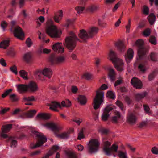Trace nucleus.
I'll list each match as a JSON object with an SVG mask.
<instances>
[{"instance_id":"nucleus-1","label":"nucleus","mask_w":158,"mask_h":158,"mask_svg":"<svg viewBox=\"0 0 158 158\" xmlns=\"http://www.w3.org/2000/svg\"><path fill=\"white\" fill-rule=\"evenodd\" d=\"M69 35L66 37L64 44L69 52H72L75 49L77 45V41L85 43L90 39L87 31L83 29L81 30L78 34V36L80 40L73 31L69 32Z\"/></svg>"},{"instance_id":"nucleus-2","label":"nucleus","mask_w":158,"mask_h":158,"mask_svg":"<svg viewBox=\"0 0 158 158\" xmlns=\"http://www.w3.org/2000/svg\"><path fill=\"white\" fill-rule=\"evenodd\" d=\"M31 132L35 135L36 137L38 138V140L37 142L33 146H30L31 148L34 149L39 147L46 142L47 138L43 133L35 130H32L31 131Z\"/></svg>"},{"instance_id":"nucleus-3","label":"nucleus","mask_w":158,"mask_h":158,"mask_svg":"<svg viewBox=\"0 0 158 158\" xmlns=\"http://www.w3.org/2000/svg\"><path fill=\"white\" fill-rule=\"evenodd\" d=\"M135 45L138 48V55L139 59H142L148 51V49L144 47V42L142 40H138L136 41Z\"/></svg>"},{"instance_id":"nucleus-4","label":"nucleus","mask_w":158,"mask_h":158,"mask_svg":"<svg viewBox=\"0 0 158 158\" xmlns=\"http://www.w3.org/2000/svg\"><path fill=\"white\" fill-rule=\"evenodd\" d=\"M104 96L103 92L98 90L96 91V95L93 100L94 109L97 110L100 107L101 105L103 102Z\"/></svg>"},{"instance_id":"nucleus-5","label":"nucleus","mask_w":158,"mask_h":158,"mask_svg":"<svg viewBox=\"0 0 158 158\" xmlns=\"http://www.w3.org/2000/svg\"><path fill=\"white\" fill-rule=\"evenodd\" d=\"M100 143L97 139H92L89 142L88 145V152L92 154L96 152L98 150Z\"/></svg>"},{"instance_id":"nucleus-6","label":"nucleus","mask_w":158,"mask_h":158,"mask_svg":"<svg viewBox=\"0 0 158 158\" xmlns=\"http://www.w3.org/2000/svg\"><path fill=\"white\" fill-rule=\"evenodd\" d=\"M65 56H56L55 54H52L49 58V61L51 64H57L65 62L66 61Z\"/></svg>"},{"instance_id":"nucleus-7","label":"nucleus","mask_w":158,"mask_h":158,"mask_svg":"<svg viewBox=\"0 0 158 158\" xmlns=\"http://www.w3.org/2000/svg\"><path fill=\"white\" fill-rule=\"evenodd\" d=\"M46 33L51 38H59L60 36L58 34V31L56 26L52 25L46 28Z\"/></svg>"},{"instance_id":"nucleus-8","label":"nucleus","mask_w":158,"mask_h":158,"mask_svg":"<svg viewBox=\"0 0 158 158\" xmlns=\"http://www.w3.org/2000/svg\"><path fill=\"white\" fill-rule=\"evenodd\" d=\"M13 34L18 39L23 40L24 38V34L22 28L18 26L15 28L13 31Z\"/></svg>"},{"instance_id":"nucleus-9","label":"nucleus","mask_w":158,"mask_h":158,"mask_svg":"<svg viewBox=\"0 0 158 158\" xmlns=\"http://www.w3.org/2000/svg\"><path fill=\"white\" fill-rule=\"evenodd\" d=\"M131 82L133 87L137 89H141L142 87V82L137 77H133L131 80Z\"/></svg>"},{"instance_id":"nucleus-10","label":"nucleus","mask_w":158,"mask_h":158,"mask_svg":"<svg viewBox=\"0 0 158 158\" xmlns=\"http://www.w3.org/2000/svg\"><path fill=\"white\" fill-rule=\"evenodd\" d=\"M52 49L55 52L59 53H62L64 51V48L63 47L62 43H55L53 45Z\"/></svg>"},{"instance_id":"nucleus-11","label":"nucleus","mask_w":158,"mask_h":158,"mask_svg":"<svg viewBox=\"0 0 158 158\" xmlns=\"http://www.w3.org/2000/svg\"><path fill=\"white\" fill-rule=\"evenodd\" d=\"M109 57L110 60L112 61V63H120L123 64V60H122L117 57V54L113 51H110L109 54Z\"/></svg>"},{"instance_id":"nucleus-12","label":"nucleus","mask_w":158,"mask_h":158,"mask_svg":"<svg viewBox=\"0 0 158 158\" xmlns=\"http://www.w3.org/2000/svg\"><path fill=\"white\" fill-rule=\"evenodd\" d=\"M99 29L97 27H93L89 29L87 32L90 38H92L96 35L98 33Z\"/></svg>"},{"instance_id":"nucleus-13","label":"nucleus","mask_w":158,"mask_h":158,"mask_svg":"<svg viewBox=\"0 0 158 158\" xmlns=\"http://www.w3.org/2000/svg\"><path fill=\"white\" fill-rule=\"evenodd\" d=\"M63 12L62 10H60L58 12L55 13L53 19L55 22L59 23L63 16Z\"/></svg>"},{"instance_id":"nucleus-14","label":"nucleus","mask_w":158,"mask_h":158,"mask_svg":"<svg viewBox=\"0 0 158 158\" xmlns=\"http://www.w3.org/2000/svg\"><path fill=\"white\" fill-rule=\"evenodd\" d=\"M17 90L20 94L25 93L28 91L27 85L20 84L16 85Z\"/></svg>"},{"instance_id":"nucleus-15","label":"nucleus","mask_w":158,"mask_h":158,"mask_svg":"<svg viewBox=\"0 0 158 158\" xmlns=\"http://www.w3.org/2000/svg\"><path fill=\"white\" fill-rule=\"evenodd\" d=\"M134 52L133 50L129 48L127 52V54L125 55V57L127 63H129L131 60L133 58Z\"/></svg>"},{"instance_id":"nucleus-16","label":"nucleus","mask_w":158,"mask_h":158,"mask_svg":"<svg viewBox=\"0 0 158 158\" xmlns=\"http://www.w3.org/2000/svg\"><path fill=\"white\" fill-rule=\"evenodd\" d=\"M28 90L32 92L36 91L38 90V87L36 83L33 81H31L27 84Z\"/></svg>"},{"instance_id":"nucleus-17","label":"nucleus","mask_w":158,"mask_h":158,"mask_svg":"<svg viewBox=\"0 0 158 158\" xmlns=\"http://www.w3.org/2000/svg\"><path fill=\"white\" fill-rule=\"evenodd\" d=\"M108 78L112 81H114L116 78V73L113 68H109L108 69Z\"/></svg>"},{"instance_id":"nucleus-18","label":"nucleus","mask_w":158,"mask_h":158,"mask_svg":"<svg viewBox=\"0 0 158 158\" xmlns=\"http://www.w3.org/2000/svg\"><path fill=\"white\" fill-rule=\"evenodd\" d=\"M78 102L81 105H85L87 102L86 96L84 95H79L77 98Z\"/></svg>"},{"instance_id":"nucleus-19","label":"nucleus","mask_w":158,"mask_h":158,"mask_svg":"<svg viewBox=\"0 0 158 158\" xmlns=\"http://www.w3.org/2000/svg\"><path fill=\"white\" fill-rule=\"evenodd\" d=\"M111 144V143L108 141H105L104 142L103 150L106 155L110 154V148L109 147Z\"/></svg>"},{"instance_id":"nucleus-20","label":"nucleus","mask_w":158,"mask_h":158,"mask_svg":"<svg viewBox=\"0 0 158 158\" xmlns=\"http://www.w3.org/2000/svg\"><path fill=\"white\" fill-rule=\"evenodd\" d=\"M136 120L137 118L136 116L132 113L129 114L127 117V122L130 124L135 123Z\"/></svg>"},{"instance_id":"nucleus-21","label":"nucleus","mask_w":158,"mask_h":158,"mask_svg":"<svg viewBox=\"0 0 158 158\" xmlns=\"http://www.w3.org/2000/svg\"><path fill=\"white\" fill-rule=\"evenodd\" d=\"M50 114L48 113H40L36 116V118L43 120H48L50 118Z\"/></svg>"},{"instance_id":"nucleus-22","label":"nucleus","mask_w":158,"mask_h":158,"mask_svg":"<svg viewBox=\"0 0 158 158\" xmlns=\"http://www.w3.org/2000/svg\"><path fill=\"white\" fill-rule=\"evenodd\" d=\"M148 95V93L146 91L143 92L142 93H139L135 94V100L139 101L143 98Z\"/></svg>"},{"instance_id":"nucleus-23","label":"nucleus","mask_w":158,"mask_h":158,"mask_svg":"<svg viewBox=\"0 0 158 158\" xmlns=\"http://www.w3.org/2000/svg\"><path fill=\"white\" fill-rule=\"evenodd\" d=\"M115 45L120 52H123L124 51L125 46L123 41H119L117 42L116 43Z\"/></svg>"},{"instance_id":"nucleus-24","label":"nucleus","mask_w":158,"mask_h":158,"mask_svg":"<svg viewBox=\"0 0 158 158\" xmlns=\"http://www.w3.org/2000/svg\"><path fill=\"white\" fill-rule=\"evenodd\" d=\"M114 114L115 116L112 117L111 121L114 123H117L118 120L121 117V113L119 112L116 111L114 112Z\"/></svg>"},{"instance_id":"nucleus-25","label":"nucleus","mask_w":158,"mask_h":158,"mask_svg":"<svg viewBox=\"0 0 158 158\" xmlns=\"http://www.w3.org/2000/svg\"><path fill=\"white\" fill-rule=\"evenodd\" d=\"M42 74L48 78H50L52 74V72L50 68H46L43 70Z\"/></svg>"},{"instance_id":"nucleus-26","label":"nucleus","mask_w":158,"mask_h":158,"mask_svg":"<svg viewBox=\"0 0 158 158\" xmlns=\"http://www.w3.org/2000/svg\"><path fill=\"white\" fill-rule=\"evenodd\" d=\"M12 124H9L4 125L2 126L1 128L2 131L3 133H8L10 131L12 128Z\"/></svg>"},{"instance_id":"nucleus-27","label":"nucleus","mask_w":158,"mask_h":158,"mask_svg":"<svg viewBox=\"0 0 158 158\" xmlns=\"http://www.w3.org/2000/svg\"><path fill=\"white\" fill-rule=\"evenodd\" d=\"M99 9V6L98 5H92L89 6L86 9V10L91 13L97 11Z\"/></svg>"},{"instance_id":"nucleus-28","label":"nucleus","mask_w":158,"mask_h":158,"mask_svg":"<svg viewBox=\"0 0 158 158\" xmlns=\"http://www.w3.org/2000/svg\"><path fill=\"white\" fill-rule=\"evenodd\" d=\"M156 17L153 13H150L147 17V19L150 23L152 25H153L156 20Z\"/></svg>"},{"instance_id":"nucleus-29","label":"nucleus","mask_w":158,"mask_h":158,"mask_svg":"<svg viewBox=\"0 0 158 158\" xmlns=\"http://www.w3.org/2000/svg\"><path fill=\"white\" fill-rule=\"evenodd\" d=\"M65 153L68 158H78L76 152L73 151H65Z\"/></svg>"},{"instance_id":"nucleus-30","label":"nucleus","mask_w":158,"mask_h":158,"mask_svg":"<svg viewBox=\"0 0 158 158\" xmlns=\"http://www.w3.org/2000/svg\"><path fill=\"white\" fill-rule=\"evenodd\" d=\"M46 126L50 128L53 131L58 132L60 130V129L54 123H48L46 124Z\"/></svg>"},{"instance_id":"nucleus-31","label":"nucleus","mask_w":158,"mask_h":158,"mask_svg":"<svg viewBox=\"0 0 158 158\" xmlns=\"http://www.w3.org/2000/svg\"><path fill=\"white\" fill-rule=\"evenodd\" d=\"M37 111L35 110H32L28 111L25 114L27 118H32L36 114Z\"/></svg>"},{"instance_id":"nucleus-32","label":"nucleus","mask_w":158,"mask_h":158,"mask_svg":"<svg viewBox=\"0 0 158 158\" xmlns=\"http://www.w3.org/2000/svg\"><path fill=\"white\" fill-rule=\"evenodd\" d=\"M114 67L116 68V69L119 71H122L123 70V66L124 64L123 61V64L121 63H113Z\"/></svg>"},{"instance_id":"nucleus-33","label":"nucleus","mask_w":158,"mask_h":158,"mask_svg":"<svg viewBox=\"0 0 158 158\" xmlns=\"http://www.w3.org/2000/svg\"><path fill=\"white\" fill-rule=\"evenodd\" d=\"M49 108L50 109H52L54 108H57L59 107L61 108V106L60 103L56 102V101H52L51 102V104Z\"/></svg>"},{"instance_id":"nucleus-34","label":"nucleus","mask_w":158,"mask_h":158,"mask_svg":"<svg viewBox=\"0 0 158 158\" xmlns=\"http://www.w3.org/2000/svg\"><path fill=\"white\" fill-rule=\"evenodd\" d=\"M10 41L6 40L3 41L0 43V48L4 49H6L7 47L9 46Z\"/></svg>"},{"instance_id":"nucleus-35","label":"nucleus","mask_w":158,"mask_h":158,"mask_svg":"<svg viewBox=\"0 0 158 158\" xmlns=\"http://www.w3.org/2000/svg\"><path fill=\"white\" fill-rule=\"evenodd\" d=\"M31 52H28L24 54L23 58L27 63H28L31 61Z\"/></svg>"},{"instance_id":"nucleus-36","label":"nucleus","mask_w":158,"mask_h":158,"mask_svg":"<svg viewBox=\"0 0 158 158\" xmlns=\"http://www.w3.org/2000/svg\"><path fill=\"white\" fill-rule=\"evenodd\" d=\"M9 98L12 102H16L19 100V98L15 94L9 95Z\"/></svg>"},{"instance_id":"nucleus-37","label":"nucleus","mask_w":158,"mask_h":158,"mask_svg":"<svg viewBox=\"0 0 158 158\" xmlns=\"http://www.w3.org/2000/svg\"><path fill=\"white\" fill-rule=\"evenodd\" d=\"M20 76L25 80H27L28 78L27 77L28 73L23 70H21L19 72Z\"/></svg>"},{"instance_id":"nucleus-38","label":"nucleus","mask_w":158,"mask_h":158,"mask_svg":"<svg viewBox=\"0 0 158 158\" xmlns=\"http://www.w3.org/2000/svg\"><path fill=\"white\" fill-rule=\"evenodd\" d=\"M118 146L117 145L114 143L112 145L110 148V153L109 155H106L107 156H110L111 155V151L115 152H118Z\"/></svg>"},{"instance_id":"nucleus-39","label":"nucleus","mask_w":158,"mask_h":158,"mask_svg":"<svg viewBox=\"0 0 158 158\" xmlns=\"http://www.w3.org/2000/svg\"><path fill=\"white\" fill-rule=\"evenodd\" d=\"M69 133L64 132L60 134L56 135L57 137L61 139H67L69 137Z\"/></svg>"},{"instance_id":"nucleus-40","label":"nucleus","mask_w":158,"mask_h":158,"mask_svg":"<svg viewBox=\"0 0 158 158\" xmlns=\"http://www.w3.org/2000/svg\"><path fill=\"white\" fill-rule=\"evenodd\" d=\"M149 56L151 60L153 61H156L157 60V54L156 53L151 52Z\"/></svg>"},{"instance_id":"nucleus-41","label":"nucleus","mask_w":158,"mask_h":158,"mask_svg":"<svg viewBox=\"0 0 158 158\" xmlns=\"http://www.w3.org/2000/svg\"><path fill=\"white\" fill-rule=\"evenodd\" d=\"M111 105L107 106L103 110V112L104 113L109 114L110 112L113 109V107L111 106Z\"/></svg>"},{"instance_id":"nucleus-42","label":"nucleus","mask_w":158,"mask_h":158,"mask_svg":"<svg viewBox=\"0 0 158 158\" xmlns=\"http://www.w3.org/2000/svg\"><path fill=\"white\" fill-rule=\"evenodd\" d=\"M124 101L128 105H130L132 102V99L129 96L126 95L124 97Z\"/></svg>"},{"instance_id":"nucleus-43","label":"nucleus","mask_w":158,"mask_h":158,"mask_svg":"<svg viewBox=\"0 0 158 158\" xmlns=\"http://www.w3.org/2000/svg\"><path fill=\"white\" fill-rule=\"evenodd\" d=\"M142 11L143 14L148 15L149 13V8L147 6L144 5L143 6Z\"/></svg>"},{"instance_id":"nucleus-44","label":"nucleus","mask_w":158,"mask_h":158,"mask_svg":"<svg viewBox=\"0 0 158 158\" xmlns=\"http://www.w3.org/2000/svg\"><path fill=\"white\" fill-rule=\"evenodd\" d=\"M107 97H109L110 98L114 99L115 98V95L113 92L111 91H108L106 94Z\"/></svg>"},{"instance_id":"nucleus-45","label":"nucleus","mask_w":158,"mask_h":158,"mask_svg":"<svg viewBox=\"0 0 158 158\" xmlns=\"http://www.w3.org/2000/svg\"><path fill=\"white\" fill-rule=\"evenodd\" d=\"M149 42L153 45H156V40L155 37L152 35H151L149 39Z\"/></svg>"},{"instance_id":"nucleus-46","label":"nucleus","mask_w":158,"mask_h":158,"mask_svg":"<svg viewBox=\"0 0 158 158\" xmlns=\"http://www.w3.org/2000/svg\"><path fill=\"white\" fill-rule=\"evenodd\" d=\"M118 156L120 158H127L126 152H123L122 151H118Z\"/></svg>"},{"instance_id":"nucleus-47","label":"nucleus","mask_w":158,"mask_h":158,"mask_svg":"<svg viewBox=\"0 0 158 158\" xmlns=\"http://www.w3.org/2000/svg\"><path fill=\"white\" fill-rule=\"evenodd\" d=\"M110 116V114H109L104 113V112H103V113L101 116L102 120L104 121L107 120Z\"/></svg>"},{"instance_id":"nucleus-48","label":"nucleus","mask_w":158,"mask_h":158,"mask_svg":"<svg viewBox=\"0 0 158 158\" xmlns=\"http://www.w3.org/2000/svg\"><path fill=\"white\" fill-rule=\"evenodd\" d=\"M10 108H3L2 107H0V114L3 115L10 110Z\"/></svg>"},{"instance_id":"nucleus-49","label":"nucleus","mask_w":158,"mask_h":158,"mask_svg":"<svg viewBox=\"0 0 158 158\" xmlns=\"http://www.w3.org/2000/svg\"><path fill=\"white\" fill-rule=\"evenodd\" d=\"M75 9L77 13L80 14L82 13L83 11L85 9V7H84L77 6L76 7Z\"/></svg>"},{"instance_id":"nucleus-50","label":"nucleus","mask_w":158,"mask_h":158,"mask_svg":"<svg viewBox=\"0 0 158 158\" xmlns=\"http://www.w3.org/2000/svg\"><path fill=\"white\" fill-rule=\"evenodd\" d=\"M151 33V30L149 28L145 29L143 32V34L145 37L148 36Z\"/></svg>"},{"instance_id":"nucleus-51","label":"nucleus","mask_w":158,"mask_h":158,"mask_svg":"<svg viewBox=\"0 0 158 158\" xmlns=\"http://www.w3.org/2000/svg\"><path fill=\"white\" fill-rule=\"evenodd\" d=\"M12 89H11L7 90L2 94V98H5L8 95L12 92Z\"/></svg>"},{"instance_id":"nucleus-52","label":"nucleus","mask_w":158,"mask_h":158,"mask_svg":"<svg viewBox=\"0 0 158 158\" xmlns=\"http://www.w3.org/2000/svg\"><path fill=\"white\" fill-rule=\"evenodd\" d=\"M42 73L39 71H37L35 73V75L36 78L38 79H41V76L42 75Z\"/></svg>"},{"instance_id":"nucleus-53","label":"nucleus","mask_w":158,"mask_h":158,"mask_svg":"<svg viewBox=\"0 0 158 158\" xmlns=\"http://www.w3.org/2000/svg\"><path fill=\"white\" fill-rule=\"evenodd\" d=\"M26 44L28 47H31L33 44V42L31 39L29 37L27 38L26 41Z\"/></svg>"},{"instance_id":"nucleus-54","label":"nucleus","mask_w":158,"mask_h":158,"mask_svg":"<svg viewBox=\"0 0 158 158\" xmlns=\"http://www.w3.org/2000/svg\"><path fill=\"white\" fill-rule=\"evenodd\" d=\"M156 75V72L155 71H153L148 76V78L149 81H151L153 80Z\"/></svg>"},{"instance_id":"nucleus-55","label":"nucleus","mask_w":158,"mask_h":158,"mask_svg":"<svg viewBox=\"0 0 158 158\" xmlns=\"http://www.w3.org/2000/svg\"><path fill=\"white\" fill-rule=\"evenodd\" d=\"M116 104L120 108L122 111L123 110V105L121 102L117 100L116 102Z\"/></svg>"},{"instance_id":"nucleus-56","label":"nucleus","mask_w":158,"mask_h":158,"mask_svg":"<svg viewBox=\"0 0 158 158\" xmlns=\"http://www.w3.org/2000/svg\"><path fill=\"white\" fill-rule=\"evenodd\" d=\"M23 99L25 101H32L35 100L34 97L33 96H31L28 97H24L23 98Z\"/></svg>"},{"instance_id":"nucleus-57","label":"nucleus","mask_w":158,"mask_h":158,"mask_svg":"<svg viewBox=\"0 0 158 158\" xmlns=\"http://www.w3.org/2000/svg\"><path fill=\"white\" fill-rule=\"evenodd\" d=\"M138 69L140 71L144 73L146 70L145 66L142 64H140L138 66Z\"/></svg>"},{"instance_id":"nucleus-58","label":"nucleus","mask_w":158,"mask_h":158,"mask_svg":"<svg viewBox=\"0 0 158 158\" xmlns=\"http://www.w3.org/2000/svg\"><path fill=\"white\" fill-rule=\"evenodd\" d=\"M7 25L8 23L5 21H2L1 23V26L4 31H5V28L7 27Z\"/></svg>"},{"instance_id":"nucleus-59","label":"nucleus","mask_w":158,"mask_h":158,"mask_svg":"<svg viewBox=\"0 0 158 158\" xmlns=\"http://www.w3.org/2000/svg\"><path fill=\"white\" fill-rule=\"evenodd\" d=\"M84 137L85 136L83 134V130L82 129L78 134V136L77 139L79 140H81V139L84 138Z\"/></svg>"},{"instance_id":"nucleus-60","label":"nucleus","mask_w":158,"mask_h":158,"mask_svg":"<svg viewBox=\"0 0 158 158\" xmlns=\"http://www.w3.org/2000/svg\"><path fill=\"white\" fill-rule=\"evenodd\" d=\"M10 69L11 71L14 73L16 75L18 73L17 67L15 65H14L13 66L10 67Z\"/></svg>"},{"instance_id":"nucleus-61","label":"nucleus","mask_w":158,"mask_h":158,"mask_svg":"<svg viewBox=\"0 0 158 158\" xmlns=\"http://www.w3.org/2000/svg\"><path fill=\"white\" fill-rule=\"evenodd\" d=\"M98 25L102 27H105L107 25V23H106L101 21L99 19H98Z\"/></svg>"},{"instance_id":"nucleus-62","label":"nucleus","mask_w":158,"mask_h":158,"mask_svg":"<svg viewBox=\"0 0 158 158\" xmlns=\"http://www.w3.org/2000/svg\"><path fill=\"white\" fill-rule=\"evenodd\" d=\"M143 107L145 112L148 114H150L151 113L150 111V109L149 106L146 105H143Z\"/></svg>"},{"instance_id":"nucleus-63","label":"nucleus","mask_w":158,"mask_h":158,"mask_svg":"<svg viewBox=\"0 0 158 158\" xmlns=\"http://www.w3.org/2000/svg\"><path fill=\"white\" fill-rule=\"evenodd\" d=\"M152 153L155 154H158V148L156 147H153L151 149Z\"/></svg>"},{"instance_id":"nucleus-64","label":"nucleus","mask_w":158,"mask_h":158,"mask_svg":"<svg viewBox=\"0 0 158 158\" xmlns=\"http://www.w3.org/2000/svg\"><path fill=\"white\" fill-rule=\"evenodd\" d=\"M53 152H52L51 151H49L47 154L42 158H49V157L52 156L53 154Z\"/></svg>"}]
</instances>
